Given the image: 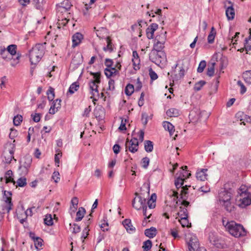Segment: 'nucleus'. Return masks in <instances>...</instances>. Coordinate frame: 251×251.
<instances>
[{
  "instance_id": "4c0bfd02",
  "label": "nucleus",
  "mask_w": 251,
  "mask_h": 251,
  "mask_svg": "<svg viewBox=\"0 0 251 251\" xmlns=\"http://www.w3.org/2000/svg\"><path fill=\"white\" fill-rule=\"evenodd\" d=\"M17 185L16 186L23 187L25 186L27 184L26 179L25 177H21L18 179L16 181Z\"/></svg>"
},
{
  "instance_id": "e433bc0d",
  "label": "nucleus",
  "mask_w": 251,
  "mask_h": 251,
  "mask_svg": "<svg viewBox=\"0 0 251 251\" xmlns=\"http://www.w3.org/2000/svg\"><path fill=\"white\" fill-rule=\"evenodd\" d=\"M180 223L183 227H189L191 226V224L189 222L188 217H182L179 220Z\"/></svg>"
},
{
  "instance_id": "de8ad7c7",
  "label": "nucleus",
  "mask_w": 251,
  "mask_h": 251,
  "mask_svg": "<svg viewBox=\"0 0 251 251\" xmlns=\"http://www.w3.org/2000/svg\"><path fill=\"white\" fill-rule=\"evenodd\" d=\"M150 161V158L148 157H145L142 158L141 162L142 167L144 169H147L148 167Z\"/></svg>"
},
{
  "instance_id": "dca6fc26",
  "label": "nucleus",
  "mask_w": 251,
  "mask_h": 251,
  "mask_svg": "<svg viewBox=\"0 0 251 251\" xmlns=\"http://www.w3.org/2000/svg\"><path fill=\"white\" fill-rule=\"evenodd\" d=\"M61 100L59 99H56L52 102L50 110L49 113L51 114H54L61 107Z\"/></svg>"
},
{
  "instance_id": "79ce46f5",
  "label": "nucleus",
  "mask_w": 251,
  "mask_h": 251,
  "mask_svg": "<svg viewBox=\"0 0 251 251\" xmlns=\"http://www.w3.org/2000/svg\"><path fill=\"white\" fill-rule=\"evenodd\" d=\"M206 84V82L204 80H200L195 84L194 89L196 91H200L201 88Z\"/></svg>"
},
{
  "instance_id": "9b49d317",
  "label": "nucleus",
  "mask_w": 251,
  "mask_h": 251,
  "mask_svg": "<svg viewBox=\"0 0 251 251\" xmlns=\"http://www.w3.org/2000/svg\"><path fill=\"white\" fill-rule=\"evenodd\" d=\"M188 246L193 251H206L205 249L200 248L198 239L195 235H190V237H189Z\"/></svg>"
},
{
  "instance_id": "0e129e2a",
  "label": "nucleus",
  "mask_w": 251,
  "mask_h": 251,
  "mask_svg": "<svg viewBox=\"0 0 251 251\" xmlns=\"http://www.w3.org/2000/svg\"><path fill=\"white\" fill-rule=\"evenodd\" d=\"M57 68L55 66H53L52 67V70L50 71V72H48V74H47V77H55V69Z\"/></svg>"
},
{
  "instance_id": "473e14b6",
  "label": "nucleus",
  "mask_w": 251,
  "mask_h": 251,
  "mask_svg": "<svg viewBox=\"0 0 251 251\" xmlns=\"http://www.w3.org/2000/svg\"><path fill=\"white\" fill-rule=\"evenodd\" d=\"M105 39L107 45L106 47H103V50L105 51H109L111 52L113 51L112 43L111 42V40L110 39V37L108 36H106L105 37Z\"/></svg>"
},
{
  "instance_id": "2eb2a0df",
  "label": "nucleus",
  "mask_w": 251,
  "mask_h": 251,
  "mask_svg": "<svg viewBox=\"0 0 251 251\" xmlns=\"http://www.w3.org/2000/svg\"><path fill=\"white\" fill-rule=\"evenodd\" d=\"M158 25L153 23L151 24L146 29V35L149 39L153 38L154 32L158 28Z\"/></svg>"
},
{
  "instance_id": "8fccbe9b",
  "label": "nucleus",
  "mask_w": 251,
  "mask_h": 251,
  "mask_svg": "<svg viewBox=\"0 0 251 251\" xmlns=\"http://www.w3.org/2000/svg\"><path fill=\"white\" fill-rule=\"evenodd\" d=\"M179 208L180 210L178 212V215L180 218H181L182 216L188 217V212L187 209L185 207H182V206H180Z\"/></svg>"
},
{
  "instance_id": "c756f323",
  "label": "nucleus",
  "mask_w": 251,
  "mask_h": 251,
  "mask_svg": "<svg viewBox=\"0 0 251 251\" xmlns=\"http://www.w3.org/2000/svg\"><path fill=\"white\" fill-rule=\"evenodd\" d=\"M79 88V84L76 81L73 83L70 86L68 93L70 94H73L75 92L77 91Z\"/></svg>"
},
{
  "instance_id": "37998d69",
  "label": "nucleus",
  "mask_w": 251,
  "mask_h": 251,
  "mask_svg": "<svg viewBox=\"0 0 251 251\" xmlns=\"http://www.w3.org/2000/svg\"><path fill=\"white\" fill-rule=\"evenodd\" d=\"M145 71L147 73H149V75L151 78H157L158 75L156 73L153 71L151 68L148 67L146 68Z\"/></svg>"
},
{
  "instance_id": "6e6552de",
  "label": "nucleus",
  "mask_w": 251,
  "mask_h": 251,
  "mask_svg": "<svg viewBox=\"0 0 251 251\" xmlns=\"http://www.w3.org/2000/svg\"><path fill=\"white\" fill-rule=\"evenodd\" d=\"M104 64L107 67L104 69V74L107 77L109 78L111 76H116L118 74V70L112 67L113 65L112 60L106 58Z\"/></svg>"
},
{
  "instance_id": "c85d7f7f",
  "label": "nucleus",
  "mask_w": 251,
  "mask_h": 251,
  "mask_svg": "<svg viewBox=\"0 0 251 251\" xmlns=\"http://www.w3.org/2000/svg\"><path fill=\"white\" fill-rule=\"evenodd\" d=\"M216 32L214 27H212L211 31L207 37V41L209 44H212L214 42Z\"/></svg>"
},
{
  "instance_id": "c03bdc74",
  "label": "nucleus",
  "mask_w": 251,
  "mask_h": 251,
  "mask_svg": "<svg viewBox=\"0 0 251 251\" xmlns=\"http://www.w3.org/2000/svg\"><path fill=\"white\" fill-rule=\"evenodd\" d=\"M245 43V48L247 51L250 50H251V34L250 35L249 37L247 38H246Z\"/></svg>"
},
{
  "instance_id": "7c9ffc66",
  "label": "nucleus",
  "mask_w": 251,
  "mask_h": 251,
  "mask_svg": "<svg viewBox=\"0 0 251 251\" xmlns=\"http://www.w3.org/2000/svg\"><path fill=\"white\" fill-rule=\"evenodd\" d=\"M144 148L145 151L148 152H151L153 149V142L150 140H146L144 141Z\"/></svg>"
},
{
  "instance_id": "cd10ccee",
  "label": "nucleus",
  "mask_w": 251,
  "mask_h": 251,
  "mask_svg": "<svg viewBox=\"0 0 251 251\" xmlns=\"http://www.w3.org/2000/svg\"><path fill=\"white\" fill-rule=\"evenodd\" d=\"M85 212L86 211L84 208L82 207H79L78 211L76 212V217L75 218V221L76 222L80 221L83 218Z\"/></svg>"
},
{
  "instance_id": "052dcab7",
  "label": "nucleus",
  "mask_w": 251,
  "mask_h": 251,
  "mask_svg": "<svg viewBox=\"0 0 251 251\" xmlns=\"http://www.w3.org/2000/svg\"><path fill=\"white\" fill-rule=\"evenodd\" d=\"M21 56V54L18 53L17 54V56L15 58L13 59V61L11 62V65L13 66H15L16 64H17L19 62V59Z\"/></svg>"
},
{
  "instance_id": "f3484780",
  "label": "nucleus",
  "mask_w": 251,
  "mask_h": 251,
  "mask_svg": "<svg viewBox=\"0 0 251 251\" xmlns=\"http://www.w3.org/2000/svg\"><path fill=\"white\" fill-rule=\"evenodd\" d=\"M123 225L127 232L131 233L135 231V228L132 226L130 219H126L123 221Z\"/></svg>"
},
{
  "instance_id": "2f4dec72",
  "label": "nucleus",
  "mask_w": 251,
  "mask_h": 251,
  "mask_svg": "<svg viewBox=\"0 0 251 251\" xmlns=\"http://www.w3.org/2000/svg\"><path fill=\"white\" fill-rule=\"evenodd\" d=\"M166 33L167 32L165 31V32H162L159 35H157L155 38L154 42L157 41L160 43L164 44L166 40Z\"/></svg>"
},
{
  "instance_id": "39448f33",
  "label": "nucleus",
  "mask_w": 251,
  "mask_h": 251,
  "mask_svg": "<svg viewBox=\"0 0 251 251\" xmlns=\"http://www.w3.org/2000/svg\"><path fill=\"white\" fill-rule=\"evenodd\" d=\"M150 60L156 65L163 64L166 61V56L164 51L152 50L150 55Z\"/></svg>"
},
{
  "instance_id": "f03ea898",
  "label": "nucleus",
  "mask_w": 251,
  "mask_h": 251,
  "mask_svg": "<svg viewBox=\"0 0 251 251\" xmlns=\"http://www.w3.org/2000/svg\"><path fill=\"white\" fill-rule=\"evenodd\" d=\"M2 199L0 200V214H4L9 213L12 209V193L10 191H3Z\"/></svg>"
},
{
  "instance_id": "69168bd1",
  "label": "nucleus",
  "mask_w": 251,
  "mask_h": 251,
  "mask_svg": "<svg viewBox=\"0 0 251 251\" xmlns=\"http://www.w3.org/2000/svg\"><path fill=\"white\" fill-rule=\"evenodd\" d=\"M73 233H77L80 231V227L78 225L76 224H73Z\"/></svg>"
},
{
  "instance_id": "58836bf2",
  "label": "nucleus",
  "mask_w": 251,
  "mask_h": 251,
  "mask_svg": "<svg viewBox=\"0 0 251 251\" xmlns=\"http://www.w3.org/2000/svg\"><path fill=\"white\" fill-rule=\"evenodd\" d=\"M125 91L127 96H131L134 91V86L131 84H127L125 88Z\"/></svg>"
},
{
  "instance_id": "5701e85b",
  "label": "nucleus",
  "mask_w": 251,
  "mask_h": 251,
  "mask_svg": "<svg viewBox=\"0 0 251 251\" xmlns=\"http://www.w3.org/2000/svg\"><path fill=\"white\" fill-rule=\"evenodd\" d=\"M144 233L147 237L150 238H152L156 236L157 230L155 227H151L150 228L145 229Z\"/></svg>"
},
{
  "instance_id": "09e8293b",
  "label": "nucleus",
  "mask_w": 251,
  "mask_h": 251,
  "mask_svg": "<svg viewBox=\"0 0 251 251\" xmlns=\"http://www.w3.org/2000/svg\"><path fill=\"white\" fill-rule=\"evenodd\" d=\"M178 175H181L182 178L185 180V179L189 177V176H191V173H189L187 170L183 169L179 171Z\"/></svg>"
},
{
  "instance_id": "13d9d810",
  "label": "nucleus",
  "mask_w": 251,
  "mask_h": 251,
  "mask_svg": "<svg viewBox=\"0 0 251 251\" xmlns=\"http://www.w3.org/2000/svg\"><path fill=\"white\" fill-rule=\"evenodd\" d=\"M88 72L90 73V74L93 76V78H100L101 76L100 72H93L91 71H88Z\"/></svg>"
},
{
  "instance_id": "423d86ee",
  "label": "nucleus",
  "mask_w": 251,
  "mask_h": 251,
  "mask_svg": "<svg viewBox=\"0 0 251 251\" xmlns=\"http://www.w3.org/2000/svg\"><path fill=\"white\" fill-rule=\"evenodd\" d=\"M32 163V157L29 155H25L20 162V170L24 175L27 174Z\"/></svg>"
},
{
  "instance_id": "4be33fe9",
  "label": "nucleus",
  "mask_w": 251,
  "mask_h": 251,
  "mask_svg": "<svg viewBox=\"0 0 251 251\" xmlns=\"http://www.w3.org/2000/svg\"><path fill=\"white\" fill-rule=\"evenodd\" d=\"M10 149L9 150V155L8 156L5 157V162L8 164H9L11 163V161L12 159H14L13 154H14V153L15 151V144L13 143L11 144L10 145Z\"/></svg>"
},
{
  "instance_id": "bb28decb",
  "label": "nucleus",
  "mask_w": 251,
  "mask_h": 251,
  "mask_svg": "<svg viewBox=\"0 0 251 251\" xmlns=\"http://www.w3.org/2000/svg\"><path fill=\"white\" fill-rule=\"evenodd\" d=\"M184 180L182 178L181 175H178V173L176 174V178L175 180V184L176 188L178 189L181 188L183 184Z\"/></svg>"
},
{
  "instance_id": "3c124183",
  "label": "nucleus",
  "mask_w": 251,
  "mask_h": 251,
  "mask_svg": "<svg viewBox=\"0 0 251 251\" xmlns=\"http://www.w3.org/2000/svg\"><path fill=\"white\" fill-rule=\"evenodd\" d=\"M44 223L47 226H51L53 225V220L50 214L47 215L44 219Z\"/></svg>"
},
{
  "instance_id": "412c9836",
  "label": "nucleus",
  "mask_w": 251,
  "mask_h": 251,
  "mask_svg": "<svg viewBox=\"0 0 251 251\" xmlns=\"http://www.w3.org/2000/svg\"><path fill=\"white\" fill-rule=\"evenodd\" d=\"M221 205L223 206L225 210L228 212H231L233 211L235 208L234 202L233 200L228 201V202L224 203L223 204H221Z\"/></svg>"
},
{
  "instance_id": "a18cd8bd",
  "label": "nucleus",
  "mask_w": 251,
  "mask_h": 251,
  "mask_svg": "<svg viewBox=\"0 0 251 251\" xmlns=\"http://www.w3.org/2000/svg\"><path fill=\"white\" fill-rule=\"evenodd\" d=\"M132 63L134 71L140 69V59L139 57L132 58Z\"/></svg>"
},
{
  "instance_id": "a878e982",
  "label": "nucleus",
  "mask_w": 251,
  "mask_h": 251,
  "mask_svg": "<svg viewBox=\"0 0 251 251\" xmlns=\"http://www.w3.org/2000/svg\"><path fill=\"white\" fill-rule=\"evenodd\" d=\"M13 174L11 170L7 171L4 176V178L5 179V183H7L9 182H12L13 184L16 183V181H14L13 178Z\"/></svg>"
},
{
  "instance_id": "ea45409f",
  "label": "nucleus",
  "mask_w": 251,
  "mask_h": 251,
  "mask_svg": "<svg viewBox=\"0 0 251 251\" xmlns=\"http://www.w3.org/2000/svg\"><path fill=\"white\" fill-rule=\"evenodd\" d=\"M164 44L160 43L157 41L154 42L153 49L152 50H155L157 52L162 51L163 49L164 48Z\"/></svg>"
},
{
  "instance_id": "4d7b16f0",
  "label": "nucleus",
  "mask_w": 251,
  "mask_h": 251,
  "mask_svg": "<svg viewBox=\"0 0 251 251\" xmlns=\"http://www.w3.org/2000/svg\"><path fill=\"white\" fill-rule=\"evenodd\" d=\"M219 83V81L218 80V79L214 80L213 82L212 83L211 89L213 91V92L215 93L217 92L218 88Z\"/></svg>"
},
{
  "instance_id": "5fc2aeb1",
  "label": "nucleus",
  "mask_w": 251,
  "mask_h": 251,
  "mask_svg": "<svg viewBox=\"0 0 251 251\" xmlns=\"http://www.w3.org/2000/svg\"><path fill=\"white\" fill-rule=\"evenodd\" d=\"M78 202V199L76 197H74L71 200V203L73 206V212H75L77 207Z\"/></svg>"
},
{
  "instance_id": "ddd939ff",
  "label": "nucleus",
  "mask_w": 251,
  "mask_h": 251,
  "mask_svg": "<svg viewBox=\"0 0 251 251\" xmlns=\"http://www.w3.org/2000/svg\"><path fill=\"white\" fill-rule=\"evenodd\" d=\"M238 202V205L241 208H245L251 204V195L248 194L247 195L242 196Z\"/></svg>"
},
{
  "instance_id": "4468645a",
  "label": "nucleus",
  "mask_w": 251,
  "mask_h": 251,
  "mask_svg": "<svg viewBox=\"0 0 251 251\" xmlns=\"http://www.w3.org/2000/svg\"><path fill=\"white\" fill-rule=\"evenodd\" d=\"M188 187H190V186L185 185V186H183L181 191L180 198L183 200L181 202V205H184L185 207H187L190 204L189 202L186 201V199H187L186 194L188 193L187 190L188 189Z\"/></svg>"
},
{
  "instance_id": "6e6d98bb",
  "label": "nucleus",
  "mask_w": 251,
  "mask_h": 251,
  "mask_svg": "<svg viewBox=\"0 0 251 251\" xmlns=\"http://www.w3.org/2000/svg\"><path fill=\"white\" fill-rule=\"evenodd\" d=\"M89 229L87 227H85L83 230L81 238L82 239V242H84V239H86L89 234Z\"/></svg>"
},
{
  "instance_id": "f8f14e48",
  "label": "nucleus",
  "mask_w": 251,
  "mask_h": 251,
  "mask_svg": "<svg viewBox=\"0 0 251 251\" xmlns=\"http://www.w3.org/2000/svg\"><path fill=\"white\" fill-rule=\"evenodd\" d=\"M232 200V194L230 192L223 191L220 193L219 201L221 205Z\"/></svg>"
},
{
  "instance_id": "a211bd4d",
  "label": "nucleus",
  "mask_w": 251,
  "mask_h": 251,
  "mask_svg": "<svg viewBox=\"0 0 251 251\" xmlns=\"http://www.w3.org/2000/svg\"><path fill=\"white\" fill-rule=\"evenodd\" d=\"M216 62L215 60H213L211 59L210 62H209L207 65L206 74L209 77L213 76L215 73V66Z\"/></svg>"
},
{
  "instance_id": "6ab92c4d",
  "label": "nucleus",
  "mask_w": 251,
  "mask_h": 251,
  "mask_svg": "<svg viewBox=\"0 0 251 251\" xmlns=\"http://www.w3.org/2000/svg\"><path fill=\"white\" fill-rule=\"evenodd\" d=\"M83 39V35L79 32L75 33L72 37L73 47L78 46Z\"/></svg>"
},
{
  "instance_id": "680f3d73",
  "label": "nucleus",
  "mask_w": 251,
  "mask_h": 251,
  "mask_svg": "<svg viewBox=\"0 0 251 251\" xmlns=\"http://www.w3.org/2000/svg\"><path fill=\"white\" fill-rule=\"evenodd\" d=\"M148 115L147 113H143L142 114L141 120H142V123L144 125H146L148 123Z\"/></svg>"
},
{
  "instance_id": "393cba45",
  "label": "nucleus",
  "mask_w": 251,
  "mask_h": 251,
  "mask_svg": "<svg viewBox=\"0 0 251 251\" xmlns=\"http://www.w3.org/2000/svg\"><path fill=\"white\" fill-rule=\"evenodd\" d=\"M163 126L166 130H168L171 136L173 134L175 131V127L171 123L164 121L163 122Z\"/></svg>"
},
{
  "instance_id": "b1692460",
  "label": "nucleus",
  "mask_w": 251,
  "mask_h": 251,
  "mask_svg": "<svg viewBox=\"0 0 251 251\" xmlns=\"http://www.w3.org/2000/svg\"><path fill=\"white\" fill-rule=\"evenodd\" d=\"M226 14L228 20H233L235 16V11L232 5L229 6L226 8Z\"/></svg>"
},
{
  "instance_id": "a19ab883",
  "label": "nucleus",
  "mask_w": 251,
  "mask_h": 251,
  "mask_svg": "<svg viewBox=\"0 0 251 251\" xmlns=\"http://www.w3.org/2000/svg\"><path fill=\"white\" fill-rule=\"evenodd\" d=\"M152 242L150 240H147L143 243V248L144 251H149L151 248Z\"/></svg>"
},
{
  "instance_id": "603ef678",
  "label": "nucleus",
  "mask_w": 251,
  "mask_h": 251,
  "mask_svg": "<svg viewBox=\"0 0 251 251\" xmlns=\"http://www.w3.org/2000/svg\"><path fill=\"white\" fill-rule=\"evenodd\" d=\"M206 66V62L205 60L201 61L199 65L198 68L197 69V71L198 73H202Z\"/></svg>"
},
{
  "instance_id": "7ed1b4c3",
  "label": "nucleus",
  "mask_w": 251,
  "mask_h": 251,
  "mask_svg": "<svg viewBox=\"0 0 251 251\" xmlns=\"http://www.w3.org/2000/svg\"><path fill=\"white\" fill-rule=\"evenodd\" d=\"M225 226L230 234L235 237L246 235L247 232L243 226L234 221L227 222Z\"/></svg>"
},
{
  "instance_id": "774afa93",
  "label": "nucleus",
  "mask_w": 251,
  "mask_h": 251,
  "mask_svg": "<svg viewBox=\"0 0 251 251\" xmlns=\"http://www.w3.org/2000/svg\"><path fill=\"white\" fill-rule=\"evenodd\" d=\"M243 78H251V70L246 71L243 73Z\"/></svg>"
},
{
  "instance_id": "72a5a7b5",
  "label": "nucleus",
  "mask_w": 251,
  "mask_h": 251,
  "mask_svg": "<svg viewBox=\"0 0 251 251\" xmlns=\"http://www.w3.org/2000/svg\"><path fill=\"white\" fill-rule=\"evenodd\" d=\"M166 114L170 117H177L179 115V111L176 108H172L166 111Z\"/></svg>"
},
{
  "instance_id": "9d476101",
  "label": "nucleus",
  "mask_w": 251,
  "mask_h": 251,
  "mask_svg": "<svg viewBox=\"0 0 251 251\" xmlns=\"http://www.w3.org/2000/svg\"><path fill=\"white\" fill-rule=\"evenodd\" d=\"M139 141L136 138H133L130 141L127 139L126 143V151L128 150L132 153H135L138 150Z\"/></svg>"
},
{
  "instance_id": "e2e57ef3",
  "label": "nucleus",
  "mask_w": 251,
  "mask_h": 251,
  "mask_svg": "<svg viewBox=\"0 0 251 251\" xmlns=\"http://www.w3.org/2000/svg\"><path fill=\"white\" fill-rule=\"evenodd\" d=\"M10 130H11V131H10V133H9V136L10 138H11V139H13L16 136H17V130L15 129H13V128H11Z\"/></svg>"
},
{
  "instance_id": "20e7f679",
  "label": "nucleus",
  "mask_w": 251,
  "mask_h": 251,
  "mask_svg": "<svg viewBox=\"0 0 251 251\" xmlns=\"http://www.w3.org/2000/svg\"><path fill=\"white\" fill-rule=\"evenodd\" d=\"M135 194L136 197L132 201L133 207L138 210L142 208L144 216L147 217L146 199L137 193Z\"/></svg>"
},
{
  "instance_id": "f704fd0d",
  "label": "nucleus",
  "mask_w": 251,
  "mask_h": 251,
  "mask_svg": "<svg viewBox=\"0 0 251 251\" xmlns=\"http://www.w3.org/2000/svg\"><path fill=\"white\" fill-rule=\"evenodd\" d=\"M16 49L17 46L16 45L12 44L7 47L6 51L8 54L10 53L11 55L13 56L17 54Z\"/></svg>"
},
{
  "instance_id": "338daca9",
  "label": "nucleus",
  "mask_w": 251,
  "mask_h": 251,
  "mask_svg": "<svg viewBox=\"0 0 251 251\" xmlns=\"http://www.w3.org/2000/svg\"><path fill=\"white\" fill-rule=\"evenodd\" d=\"M59 176V172H54L53 173V175L52 176V178L54 180V181L55 182H57L60 179Z\"/></svg>"
},
{
  "instance_id": "f257e3e1",
  "label": "nucleus",
  "mask_w": 251,
  "mask_h": 251,
  "mask_svg": "<svg viewBox=\"0 0 251 251\" xmlns=\"http://www.w3.org/2000/svg\"><path fill=\"white\" fill-rule=\"evenodd\" d=\"M44 44H38L29 51V60L32 64H36L43 57L45 51Z\"/></svg>"
},
{
  "instance_id": "1a4fd4ad",
  "label": "nucleus",
  "mask_w": 251,
  "mask_h": 251,
  "mask_svg": "<svg viewBox=\"0 0 251 251\" xmlns=\"http://www.w3.org/2000/svg\"><path fill=\"white\" fill-rule=\"evenodd\" d=\"M212 60L219 63L220 73L222 70L226 68L228 64V60L226 57L223 56V54L218 52L215 53L212 57Z\"/></svg>"
},
{
  "instance_id": "864d4df0",
  "label": "nucleus",
  "mask_w": 251,
  "mask_h": 251,
  "mask_svg": "<svg viewBox=\"0 0 251 251\" xmlns=\"http://www.w3.org/2000/svg\"><path fill=\"white\" fill-rule=\"evenodd\" d=\"M34 246L37 250H40V248L42 246L43 240L40 237H37L34 241Z\"/></svg>"
},
{
  "instance_id": "aec40b11",
  "label": "nucleus",
  "mask_w": 251,
  "mask_h": 251,
  "mask_svg": "<svg viewBox=\"0 0 251 251\" xmlns=\"http://www.w3.org/2000/svg\"><path fill=\"white\" fill-rule=\"evenodd\" d=\"M207 171V169H202L200 171H198L196 173L197 178L201 181L206 180L207 179V174L206 173Z\"/></svg>"
},
{
  "instance_id": "c9c22d12",
  "label": "nucleus",
  "mask_w": 251,
  "mask_h": 251,
  "mask_svg": "<svg viewBox=\"0 0 251 251\" xmlns=\"http://www.w3.org/2000/svg\"><path fill=\"white\" fill-rule=\"evenodd\" d=\"M72 5L71 4V2L68 0H64L63 2L61 3V5L59 6V8L60 9H64L65 11L69 10Z\"/></svg>"
},
{
  "instance_id": "bf43d9fd",
  "label": "nucleus",
  "mask_w": 251,
  "mask_h": 251,
  "mask_svg": "<svg viewBox=\"0 0 251 251\" xmlns=\"http://www.w3.org/2000/svg\"><path fill=\"white\" fill-rule=\"evenodd\" d=\"M238 85L241 87L240 93L241 94H244L246 92V88L244 84L240 80L237 81Z\"/></svg>"
},
{
  "instance_id": "0eeeda50",
  "label": "nucleus",
  "mask_w": 251,
  "mask_h": 251,
  "mask_svg": "<svg viewBox=\"0 0 251 251\" xmlns=\"http://www.w3.org/2000/svg\"><path fill=\"white\" fill-rule=\"evenodd\" d=\"M100 82V79H92L89 83L90 93L92 94L91 99L94 100H97L100 97V93L98 91V84Z\"/></svg>"
},
{
  "instance_id": "49530a36",
  "label": "nucleus",
  "mask_w": 251,
  "mask_h": 251,
  "mask_svg": "<svg viewBox=\"0 0 251 251\" xmlns=\"http://www.w3.org/2000/svg\"><path fill=\"white\" fill-rule=\"evenodd\" d=\"M22 121L23 117L20 115H17L13 118V124L15 126H18L21 124Z\"/></svg>"
}]
</instances>
